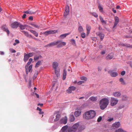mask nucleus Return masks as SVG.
I'll list each match as a JSON object with an SVG mask.
<instances>
[{
  "instance_id": "1",
  "label": "nucleus",
  "mask_w": 132,
  "mask_h": 132,
  "mask_svg": "<svg viewBox=\"0 0 132 132\" xmlns=\"http://www.w3.org/2000/svg\"><path fill=\"white\" fill-rule=\"evenodd\" d=\"M109 100L108 98H104L101 100L99 102L100 109L103 110L106 108L109 103Z\"/></svg>"
},
{
  "instance_id": "2",
  "label": "nucleus",
  "mask_w": 132,
  "mask_h": 132,
  "mask_svg": "<svg viewBox=\"0 0 132 132\" xmlns=\"http://www.w3.org/2000/svg\"><path fill=\"white\" fill-rule=\"evenodd\" d=\"M96 114V113L95 111L91 110L85 112L84 114L83 117L85 119H89L94 117Z\"/></svg>"
},
{
  "instance_id": "3",
  "label": "nucleus",
  "mask_w": 132,
  "mask_h": 132,
  "mask_svg": "<svg viewBox=\"0 0 132 132\" xmlns=\"http://www.w3.org/2000/svg\"><path fill=\"white\" fill-rule=\"evenodd\" d=\"M118 102V100L114 97H111L110 100L111 105L113 106L117 104Z\"/></svg>"
},
{
  "instance_id": "4",
  "label": "nucleus",
  "mask_w": 132,
  "mask_h": 132,
  "mask_svg": "<svg viewBox=\"0 0 132 132\" xmlns=\"http://www.w3.org/2000/svg\"><path fill=\"white\" fill-rule=\"evenodd\" d=\"M57 30H48L43 33V34L46 36H47L49 34H55L57 32Z\"/></svg>"
},
{
  "instance_id": "5",
  "label": "nucleus",
  "mask_w": 132,
  "mask_h": 132,
  "mask_svg": "<svg viewBox=\"0 0 132 132\" xmlns=\"http://www.w3.org/2000/svg\"><path fill=\"white\" fill-rule=\"evenodd\" d=\"M57 47H60L64 46L66 45V43L65 42H62L61 41L59 40L57 41Z\"/></svg>"
},
{
  "instance_id": "6",
  "label": "nucleus",
  "mask_w": 132,
  "mask_h": 132,
  "mask_svg": "<svg viewBox=\"0 0 132 132\" xmlns=\"http://www.w3.org/2000/svg\"><path fill=\"white\" fill-rule=\"evenodd\" d=\"M67 118L66 116H65L60 121V123H63L65 124L67 123Z\"/></svg>"
},
{
  "instance_id": "7",
  "label": "nucleus",
  "mask_w": 132,
  "mask_h": 132,
  "mask_svg": "<svg viewBox=\"0 0 132 132\" xmlns=\"http://www.w3.org/2000/svg\"><path fill=\"white\" fill-rule=\"evenodd\" d=\"M108 73L112 77H116L118 75V73L117 72H113L112 71H108Z\"/></svg>"
},
{
  "instance_id": "8",
  "label": "nucleus",
  "mask_w": 132,
  "mask_h": 132,
  "mask_svg": "<svg viewBox=\"0 0 132 132\" xmlns=\"http://www.w3.org/2000/svg\"><path fill=\"white\" fill-rule=\"evenodd\" d=\"M19 25V23L17 22H14L12 23L11 24V26L12 28H17Z\"/></svg>"
},
{
  "instance_id": "9",
  "label": "nucleus",
  "mask_w": 132,
  "mask_h": 132,
  "mask_svg": "<svg viewBox=\"0 0 132 132\" xmlns=\"http://www.w3.org/2000/svg\"><path fill=\"white\" fill-rule=\"evenodd\" d=\"M21 32L23 33L27 37L30 38H32V36L31 35L29 34L28 32H27L23 30L21 31Z\"/></svg>"
},
{
  "instance_id": "10",
  "label": "nucleus",
  "mask_w": 132,
  "mask_h": 132,
  "mask_svg": "<svg viewBox=\"0 0 132 132\" xmlns=\"http://www.w3.org/2000/svg\"><path fill=\"white\" fill-rule=\"evenodd\" d=\"M120 123L119 122H115L112 125L113 127L114 128H118L119 127L120 125Z\"/></svg>"
},
{
  "instance_id": "11",
  "label": "nucleus",
  "mask_w": 132,
  "mask_h": 132,
  "mask_svg": "<svg viewBox=\"0 0 132 132\" xmlns=\"http://www.w3.org/2000/svg\"><path fill=\"white\" fill-rule=\"evenodd\" d=\"M78 24L79 25L78 28V31L80 33L84 31V29L80 23H79Z\"/></svg>"
},
{
  "instance_id": "12",
  "label": "nucleus",
  "mask_w": 132,
  "mask_h": 132,
  "mask_svg": "<svg viewBox=\"0 0 132 132\" xmlns=\"http://www.w3.org/2000/svg\"><path fill=\"white\" fill-rule=\"evenodd\" d=\"M119 21V18L116 16L115 18V22L114 26L113 27V28H114L117 24Z\"/></svg>"
},
{
  "instance_id": "13",
  "label": "nucleus",
  "mask_w": 132,
  "mask_h": 132,
  "mask_svg": "<svg viewBox=\"0 0 132 132\" xmlns=\"http://www.w3.org/2000/svg\"><path fill=\"white\" fill-rule=\"evenodd\" d=\"M96 34L97 36L100 37V38L102 40L103 39L105 36L103 34L100 32L96 33Z\"/></svg>"
},
{
  "instance_id": "14",
  "label": "nucleus",
  "mask_w": 132,
  "mask_h": 132,
  "mask_svg": "<svg viewBox=\"0 0 132 132\" xmlns=\"http://www.w3.org/2000/svg\"><path fill=\"white\" fill-rule=\"evenodd\" d=\"M58 42H57V41L53 42L51 43L50 44H48V45H47V46L50 47L54 46L56 45H57V43Z\"/></svg>"
},
{
  "instance_id": "15",
  "label": "nucleus",
  "mask_w": 132,
  "mask_h": 132,
  "mask_svg": "<svg viewBox=\"0 0 132 132\" xmlns=\"http://www.w3.org/2000/svg\"><path fill=\"white\" fill-rule=\"evenodd\" d=\"M113 54L112 53H110L106 57L107 60H110L112 59L113 57Z\"/></svg>"
},
{
  "instance_id": "16",
  "label": "nucleus",
  "mask_w": 132,
  "mask_h": 132,
  "mask_svg": "<svg viewBox=\"0 0 132 132\" xmlns=\"http://www.w3.org/2000/svg\"><path fill=\"white\" fill-rule=\"evenodd\" d=\"M2 28L3 29V30L4 31L6 32L8 35H9V31L8 29L5 26H3L2 27Z\"/></svg>"
},
{
  "instance_id": "17",
  "label": "nucleus",
  "mask_w": 132,
  "mask_h": 132,
  "mask_svg": "<svg viewBox=\"0 0 132 132\" xmlns=\"http://www.w3.org/2000/svg\"><path fill=\"white\" fill-rule=\"evenodd\" d=\"M31 32L35 36L37 37L38 36V34L35 31L32 30H28Z\"/></svg>"
},
{
  "instance_id": "18",
  "label": "nucleus",
  "mask_w": 132,
  "mask_h": 132,
  "mask_svg": "<svg viewBox=\"0 0 132 132\" xmlns=\"http://www.w3.org/2000/svg\"><path fill=\"white\" fill-rule=\"evenodd\" d=\"M81 113V111L80 110H77L75 111L74 114L76 117H77L80 116Z\"/></svg>"
},
{
  "instance_id": "19",
  "label": "nucleus",
  "mask_w": 132,
  "mask_h": 132,
  "mask_svg": "<svg viewBox=\"0 0 132 132\" xmlns=\"http://www.w3.org/2000/svg\"><path fill=\"white\" fill-rule=\"evenodd\" d=\"M29 57L27 54L25 53L24 54V58L23 60L25 62H26L29 59Z\"/></svg>"
},
{
  "instance_id": "20",
  "label": "nucleus",
  "mask_w": 132,
  "mask_h": 132,
  "mask_svg": "<svg viewBox=\"0 0 132 132\" xmlns=\"http://www.w3.org/2000/svg\"><path fill=\"white\" fill-rule=\"evenodd\" d=\"M61 116L60 114L59 113L57 114L56 116V118L54 119V122H56L58 121L60 118Z\"/></svg>"
},
{
  "instance_id": "21",
  "label": "nucleus",
  "mask_w": 132,
  "mask_h": 132,
  "mask_svg": "<svg viewBox=\"0 0 132 132\" xmlns=\"http://www.w3.org/2000/svg\"><path fill=\"white\" fill-rule=\"evenodd\" d=\"M59 65L58 63L56 62H54L53 63V68L55 69H57V67Z\"/></svg>"
},
{
  "instance_id": "22",
  "label": "nucleus",
  "mask_w": 132,
  "mask_h": 132,
  "mask_svg": "<svg viewBox=\"0 0 132 132\" xmlns=\"http://www.w3.org/2000/svg\"><path fill=\"white\" fill-rule=\"evenodd\" d=\"M19 27L20 29L21 30H24L26 28L28 27V25L24 24L23 25L21 24H19Z\"/></svg>"
},
{
  "instance_id": "23",
  "label": "nucleus",
  "mask_w": 132,
  "mask_h": 132,
  "mask_svg": "<svg viewBox=\"0 0 132 132\" xmlns=\"http://www.w3.org/2000/svg\"><path fill=\"white\" fill-rule=\"evenodd\" d=\"M67 75V71L65 69L63 70V76L62 79L63 80H64L66 78V76Z\"/></svg>"
},
{
  "instance_id": "24",
  "label": "nucleus",
  "mask_w": 132,
  "mask_h": 132,
  "mask_svg": "<svg viewBox=\"0 0 132 132\" xmlns=\"http://www.w3.org/2000/svg\"><path fill=\"white\" fill-rule=\"evenodd\" d=\"M79 124L78 123H76L72 127L73 129L76 131L79 126Z\"/></svg>"
},
{
  "instance_id": "25",
  "label": "nucleus",
  "mask_w": 132,
  "mask_h": 132,
  "mask_svg": "<svg viewBox=\"0 0 132 132\" xmlns=\"http://www.w3.org/2000/svg\"><path fill=\"white\" fill-rule=\"evenodd\" d=\"M113 95L115 97H118L120 96L121 94L119 92H116L114 93L113 94Z\"/></svg>"
},
{
  "instance_id": "26",
  "label": "nucleus",
  "mask_w": 132,
  "mask_h": 132,
  "mask_svg": "<svg viewBox=\"0 0 132 132\" xmlns=\"http://www.w3.org/2000/svg\"><path fill=\"white\" fill-rule=\"evenodd\" d=\"M70 34V32H69L66 34H64L61 35L60 37L62 38H63L65 37L67 35H69Z\"/></svg>"
},
{
  "instance_id": "27",
  "label": "nucleus",
  "mask_w": 132,
  "mask_h": 132,
  "mask_svg": "<svg viewBox=\"0 0 132 132\" xmlns=\"http://www.w3.org/2000/svg\"><path fill=\"white\" fill-rule=\"evenodd\" d=\"M75 120L73 114H71L70 117V120L71 122Z\"/></svg>"
},
{
  "instance_id": "28",
  "label": "nucleus",
  "mask_w": 132,
  "mask_h": 132,
  "mask_svg": "<svg viewBox=\"0 0 132 132\" xmlns=\"http://www.w3.org/2000/svg\"><path fill=\"white\" fill-rule=\"evenodd\" d=\"M85 129V127L84 126H79L78 128V131H80L84 130Z\"/></svg>"
},
{
  "instance_id": "29",
  "label": "nucleus",
  "mask_w": 132,
  "mask_h": 132,
  "mask_svg": "<svg viewBox=\"0 0 132 132\" xmlns=\"http://www.w3.org/2000/svg\"><path fill=\"white\" fill-rule=\"evenodd\" d=\"M89 99L90 100L92 101H96L97 100L96 97L94 96H92L90 97L89 98Z\"/></svg>"
},
{
  "instance_id": "30",
  "label": "nucleus",
  "mask_w": 132,
  "mask_h": 132,
  "mask_svg": "<svg viewBox=\"0 0 132 132\" xmlns=\"http://www.w3.org/2000/svg\"><path fill=\"white\" fill-rule=\"evenodd\" d=\"M68 126H65L63 127L61 130V131H62V132H64L68 128Z\"/></svg>"
},
{
  "instance_id": "31",
  "label": "nucleus",
  "mask_w": 132,
  "mask_h": 132,
  "mask_svg": "<svg viewBox=\"0 0 132 132\" xmlns=\"http://www.w3.org/2000/svg\"><path fill=\"white\" fill-rule=\"evenodd\" d=\"M119 81L121 82V83L123 85H125L126 83L122 78H121L119 79Z\"/></svg>"
},
{
  "instance_id": "32",
  "label": "nucleus",
  "mask_w": 132,
  "mask_h": 132,
  "mask_svg": "<svg viewBox=\"0 0 132 132\" xmlns=\"http://www.w3.org/2000/svg\"><path fill=\"white\" fill-rule=\"evenodd\" d=\"M86 28L87 31H90L91 27L90 25L87 24L86 25Z\"/></svg>"
},
{
  "instance_id": "33",
  "label": "nucleus",
  "mask_w": 132,
  "mask_h": 132,
  "mask_svg": "<svg viewBox=\"0 0 132 132\" xmlns=\"http://www.w3.org/2000/svg\"><path fill=\"white\" fill-rule=\"evenodd\" d=\"M99 18L100 21L102 23L105 24L106 23V22L103 19V18L101 16H99Z\"/></svg>"
},
{
  "instance_id": "34",
  "label": "nucleus",
  "mask_w": 132,
  "mask_h": 132,
  "mask_svg": "<svg viewBox=\"0 0 132 132\" xmlns=\"http://www.w3.org/2000/svg\"><path fill=\"white\" fill-rule=\"evenodd\" d=\"M115 132H127L125 130H123L121 128H119L118 129L115 130Z\"/></svg>"
},
{
  "instance_id": "35",
  "label": "nucleus",
  "mask_w": 132,
  "mask_h": 132,
  "mask_svg": "<svg viewBox=\"0 0 132 132\" xmlns=\"http://www.w3.org/2000/svg\"><path fill=\"white\" fill-rule=\"evenodd\" d=\"M69 132H75L76 130L73 129L72 127L69 128L68 129Z\"/></svg>"
},
{
  "instance_id": "36",
  "label": "nucleus",
  "mask_w": 132,
  "mask_h": 132,
  "mask_svg": "<svg viewBox=\"0 0 132 132\" xmlns=\"http://www.w3.org/2000/svg\"><path fill=\"white\" fill-rule=\"evenodd\" d=\"M71 43L72 44L75 46H76V41L75 40L73 39H72L71 40Z\"/></svg>"
},
{
  "instance_id": "37",
  "label": "nucleus",
  "mask_w": 132,
  "mask_h": 132,
  "mask_svg": "<svg viewBox=\"0 0 132 132\" xmlns=\"http://www.w3.org/2000/svg\"><path fill=\"white\" fill-rule=\"evenodd\" d=\"M41 64V61H38L36 63L35 67H38Z\"/></svg>"
},
{
  "instance_id": "38",
  "label": "nucleus",
  "mask_w": 132,
  "mask_h": 132,
  "mask_svg": "<svg viewBox=\"0 0 132 132\" xmlns=\"http://www.w3.org/2000/svg\"><path fill=\"white\" fill-rule=\"evenodd\" d=\"M42 57V56L40 55L38 56L36 55L34 57V60H38L40 57Z\"/></svg>"
},
{
  "instance_id": "39",
  "label": "nucleus",
  "mask_w": 132,
  "mask_h": 132,
  "mask_svg": "<svg viewBox=\"0 0 132 132\" xmlns=\"http://www.w3.org/2000/svg\"><path fill=\"white\" fill-rule=\"evenodd\" d=\"M98 8L100 10V11L101 12H102L103 9V7H102V6L100 5H99V6H98Z\"/></svg>"
},
{
  "instance_id": "40",
  "label": "nucleus",
  "mask_w": 132,
  "mask_h": 132,
  "mask_svg": "<svg viewBox=\"0 0 132 132\" xmlns=\"http://www.w3.org/2000/svg\"><path fill=\"white\" fill-rule=\"evenodd\" d=\"M24 13L26 14H32L33 13V12H32L31 11L28 10L24 12Z\"/></svg>"
},
{
  "instance_id": "41",
  "label": "nucleus",
  "mask_w": 132,
  "mask_h": 132,
  "mask_svg": "<svg viewBox=\"0 0 132 132\" xmlns=\"http://www.w3.org/2000/svg\"><path fill=\"white\" fill-rule=\"evenodd\" d=\"M55 73L57 77L59 76V71L57 70V69H55Z\"/></svg>"
},
{
  "instance_id": "42",
  "label": "nucleus",
  "mask_w": 132,
  "mask_h": 132,
  "mask_svg": "<svg viewBox=\"0 0 132 132\" xmlns=\"http://www.w3.org/2000/svg\"><path fill=\"white\" fill-rule=\"evenodd\" d=\"M70 11L69 7L68 6H66L65 7V11L69 12Z\"/></svg>"
},
{
  "instance_id": "43",
  "label": "nucleus",
  "mask_w": 132,
  "mask_h": 132,
  "mask_svg": "<svg viewBox=\"0 0 132 132\" xmlns=\"http://www.w3.org/2000/svg\"><path fill=\"white\" fill-rule=\"evenodd\" d=\"M127 97L126 95H123L122 96V100L123 101H125L127 100Z\"/></svg>"
},
{
  "instance_id": "44",
  "label": "nucleus",
  "mask_w": 132,
  "mask_h": 132,
  "mask_svg": "<svg viewBox=\"0 0 132 132\" xmlns=\"http://www.w3.org/2000/svg\"><path fill=\"white\" fill-rule=\"evenodd\" d=\"M29 57H31L33 56L34 54V52H32L27 54Z\"/></svg>"
},
{
  "instance_id": "45",
  "label": "nucleus",
  "mask_w": 132,
  "mask_h": 132,
  "mask_svg": "<svg viewBox=\"0 0 132 132\" xmlns=\"http://www.w3.org/2000/svg\"><path fill=\"white\" fill-rule=\"evenodd\" d=\"M91 14L96 18L98 16L97 14L95 12L92 13Z\"/></svg>"
},
{
  "instance_id": "46",
  "label": "nucleus",
  "mask_w": 132,
  "mask_h": 132,
  "mask_svg": "<svg viewBox=\"0 0 132 132\" xmlns=\"http://www.w3.org/2000/svg\"><path fill=\"white\" fill-rule=\"evenodd\" d=\"M38 73L37 72H36L35 73L33 77V79H35L37 78V76Z\"/></svg>"
},
{
  "instance_id": "47",
  "label": "nucleus",
  "mask_w": 132,
  "mask_h": 132,
  "mask_svg": "<svg viewBox=\"0 0 132 132\" xmlns=\"http://www.w3.org/2000/svg\"><path fill=\"white\" fill-rule=\"evenodd\" d=\"M76 89V88L74 86H70L69 87V89H71L72 91L75 90Z\"/></svg>"
},
{
  "instance_id": "48",
  "label": "nucleus",
  "mask_w": 132,
  "mask_h": 132,
  "mask_svg": "<svg viewBox=\"0 0 132 132\" xmlns=\"http://www.w3.org/2000/svg\"><path fill=\"white\" fill-rule=\"evenodd\" d=\"M81 36L83 38H84L86 36V34L84 32H83L81 34Z\"/></svg>"
},
{
  "instance_id": "49",
  "label": "nucleus",
  "mask_w": 132,
  "mask_h": 132,
  "mask_svg": "<svg viewBox=\"0 0 132 132\" xmlns=\"http://www.w3.org/2000/svg\"><path fill=\"white\" fill-rule=\"evenodd\" d=\"M32 67V65H31L29 66L28 67L29 72H30V71H32L31 69Z\"/></svg>"
},
{
  "instance_id": "50",
  "label": "nucleus",
  "mask_w": 132,
  "mask_h": 132,
  "mask_svg": "<svg viewBox=\"0 0 132 132\" xmlns=\"http://www.w3.org/2000/svg\"><path fill=\"white\" fill-rule=\"evenodd\" d=\"M31 25L32 26H34V27H35V28H39V27L38 26V25L36 24H33V23H31Z\"/></svg>"
},
{
  "instance_id": "51",
  "label": "nucleus",
  "mask_w": 132,
  "mask_h": 132,
  "mask_svg": "<svg viewBox=\"0 0 132 132\" xmlns=\"http://www.w3.org/2000/svg\"><path fill=\"white\" fill-rule=\"evenodd\" d=\"M10 51L12 53H15L16 52V51L12 48L9 49Z\"/></svg>"
},
{
  "instance_id": "52",
  "label": "nucleus",
  "mask_w": 132,
  "mask_h": 132,
  "mask_svg": "<svg viewBox=\"0 0 132 132\" xmlns=\"http://www.w3.org/2000/svg\"><path fill=\"white\" fill-rule=\"evenodd\" d=\"M126 47L132 48V45L129 44H126Z\"/></svg>"
},
{
  "instance_id": "53",
  "label": "nucleus",
  "mask_w": 132,
  "mask_h": 132,
  "mask_svg": "<svg viewBox=\"0 0 132 132\" xmlns=\"http://www.w3.org/2000/svg\"><path fill=\"white\" fill-rule=\"evenodd\" d=\"M28 68V66L27 65H26L25 66V68L26 69V74H28V70L27 69Z\"/></svg>"
},
{
  "instance_id": "54",
  "label": "nucleus",
  "mask_w": 132,
  "mask_h": 132,
  "mask_svg": "<svg viewBox=\"0 0 132 132\" xmlns=\"http://www.w3.org/2000/svg\"><path fill=\"white\" fill-rule=\"evenodd\" d=\"M102 119V117H100L98 118L97 120V121L98 122H100Z\"/></svg>"
},
{
  "instance_id": "55",
  "label": "nucleus",
  "mask_w": 132,
  "mask_h": 132,
  "mask_svg": "<svg viewBox=\"0 0 132 132\" xmlns=\"http://www.w3.org/2000/svg\"><path fill=\"white\" fill-rule=\"evenodd\" d=\"M84 81H79L78 82V85H81V84L84 83Z\"/></svg>"
},
{
  "instance_id": "56",
  "label": "nucleus",
  "mask_w": 132,
  "mask_h": 132,
  "mask_svg": "<svg viewBox=\"0 0 132 132\" xmlns=\"http://www.w3.org/2000/svg\"><path fill=\"white\" fill-rule=\"evenodd\" d=\"M80 79L81 80H86L87 79V78L84 77H81Z\"/></svg>"
},
{
  "instance_id": "57",
  "label": "nucleus",
  "mask_w": 132,
  "mask_h": 132,
  "mask_svg": "<svg viewBox=\"0 0 132 132\" xmlns=\"http://www.w3.org/2000/svg\"><path fill=\"white\" fill-rule=\"evenodd\" d=\"M72 91L71 90V89H69V87L68 88V89L67 90V92L68 93H71Z\"/></svg>"
},
{
  "instance_id": "58",
  "label": "nucleus",
  "mask_w": 132,
  "mask_h": 132,
  "mask_svg": "<svg viewBox=\"0 0 132 132\" xmlns=\"http://www.w3.org/2000/svg\"><path fill=\"white\" fill-rule=\"evenodd\" d=\"M69 13L64 11V16H67L69 14Z\"/></svg>"
},
{
  "instance_id": "59",
  "label": "nucleus",
  "mask_w": 132,
  "mask_h": 132,
  "mask_svg": "<svg viewBox=\"0 0 132 132\" xmlns=\"http://www.w3.org/2000/svg\"><path fill=\"white\" fill-rule=\"evenodd\" d=\"M113 118H109L107 120H108V121H109L111 122V121H112V120H113Z\"/></svg>"
},
{
  "instance_id": "60",
  "label": "nucleus",
  "mask_w": 132,
  "mask_h": 132,
  "mask_svg": "<svg viewBox=\"0 0 132 132\" xmlns=\"http://www.w3.org/2000/svg\"><path fill=\"white\" fill-rule=\"evenodd\" d=\"M124 107V105H121L119 107V109H121L122 108H123Z\"/></svg>"
},
{
  "instance_id": "61",
  "label": "nucleus",
  "mask_w": 132,
  "mask_h": 132,
  "mask_svg": "<svg viewBox=\"0 0 132 132\" xmlns=\"http://www.w3.org/2000/svg\"><path fill=\"white\" fill-rule=\"evenodd\" d=\"M125 71H123L121 72V74L123 76L125 75Z\"/></svg>"
},
{
  "instance_id": "62",
  "label": "nucleus",
  "mask_w": 132,
  "mask_h": 132,
  "mask_svg": "<svg viewBox=\"0 0 132 132\" xmlns=\"http://www.w3.org/2000/svg\"><path fill=\"white\" fill-rule=\"evenodd\" d=\"M29 19L31 20H32L33 19V17L32 16H30L29 18Z\"/></svg>"
},
{
  "instance_id": "63",
  "label": "nucleus",
  "mask_w": 132,
  "mask_h": 132,
  "mask_svg": "<svg viewBox=\"0 0 132 132\" xmlns=\"http://www.w3.org/2000/svg\"><path fill=\"white\" fill-rule=\"evenodd\" d=\"M26 14H23V16L22 17L23 19H24L26 18Z\"/></svg>"
},
{
  "instance_id": "64",
  "label": "nucleus",
  "mask_w": 132,
  "mask_h": 132,
  "mask_svg": "<svg viewBox=\"0 0 132 132\" xmlns=\"http://www.w3.org/2000/svg\"><path fill=\"white\" fill-rule=\"evenodd\" d=\"M15 42L17 44H18L20 43L19 40L18 39L15 40Z\"/></svg>"
}]
</instances>
